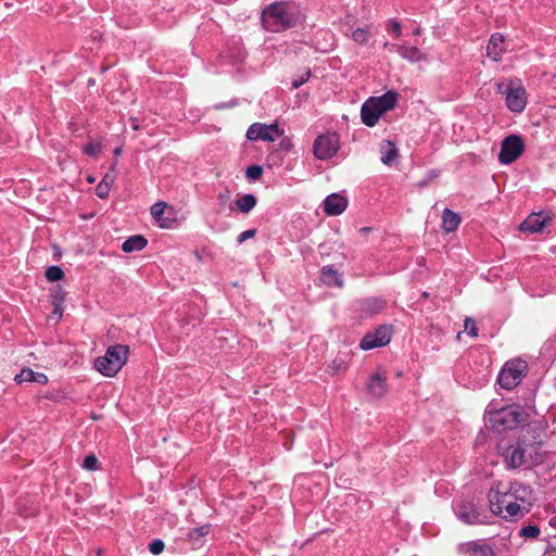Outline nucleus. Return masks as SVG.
Returning <instances> with one entry per match:
<instances>
[{
  "instance_id": "58836bf2",
  "label": "nucleus",
  "mask_w": 556,
  "mask_h": 556,
  "mask_svg": "<svg viewBox=\"0 0 556 556\" xmlns=\"http://www.w3.org/2000/svg\"><path fill=\"white\" fill-rule=\"evenodd\" d=\"M330 368L333 374H339L346 369V364L342 358H336L330 365Z\"/></svg>"
},
{
  "instance_id": "6e6552de",
  "label": "nucleus",
  "mask_w": 556,
  "mask_h": 556,
  "mask_svg": "<svg viewBox=\"0 0 556 556\" xmlns=\"http://www.w3.org/2000/svg\"><path fill=\"white\" fill-rule=\"evenodd\" d=\"M525 144L519 136L510 135L506 137L501 144L498 161L502 164L515 162L523 152Z\"/></svg>"
},
{
  "instance_id": "aec40b11",
  "label": "nucleus",
  "mask_w": 556,
  "mask_h": 556,
  "mask_svg": "<svg viewBox=\"0 0 556 556\" xmlns=\"http://www.w3.org/2000/svg\"><path fill=\"white\" fill-rule=\"evenodd\" d=\"M14 380L17 383L37 382L39 384H46L48 377L43 372H36L30 368H24L20 374L15 375Z\"/></svg>"
},
{
  "instance_id": "f03ea898",
  "label": "nucleus",
  "mask_w": 556,
  "mask_h": 556,
  "mask_svg": "<svg viewBox=\"0 0 556 556\" xmlns=\"http://www.w3.org/2000/svg\"><path fill=\"white\" fill-rule=\"evenodd\" d=\"M263 27L271 33H279L294 27L300 21V14L286 2H275L262 12Z\"/></svg>"
},
{
  "instance_id": "4468645a",
  "label": "nucleus",
  "mask_w": 556,
  "mask_h": 556,
  "mask_svg": "<svg viewBox=\"0 0 556 556\" xmlns=\"http://www.w3.org/2000/svg\"><path fill=\"white\" fill-rule=\"evenodd\" d=\"M549 220V216L543 213H532L520 224L519 229L522 232L539 233L543 231Z\"/></svg>"
},
{
  "instance_id": "ddd939ff",
  "label": "nucleus",
  "mask_w": 556,
  "mask_h": 556,
  "mask_svg": "<svg viewBox=\"0 0 556 556\" xmlns=\"http://www.w3.org/2000/svg\"><path fill=\"white\" fill-rule=\"evenodd\" d=\"M366 389L374 397H382L388 391L387 372L379 368L369 377L368 382L366 383Z\"/></svg>"
},
{
  "instance_id": "7c9ffc66",
  "label": "nucleus",
  "mask_w": 556,
  "mask_h": 556,
  "mask_svg": "<svg viewBox=\"0 0 556 556\" xmlns=\"http://www.w3.org/2000/svg\"><path fill=\"white\" fill-rule=\"evenodd\" d=\"M64 277V271L59 266H50L46 270V278L49 281H59Z\"/></svg>"
},
{
  "instance_id": "e433bc0d",
  "label": "nucleus",
  "mask_w": 556,
  "mask_h": 556,
  "mask_svg": "<svg viewBox=\"0 0 556 556\" xmlns=\"http://www.w3.org/2000/svg\"><path fill=\"white\" fill-rule=\"evenodd\" d=\"M64 300H65V292L60 287H56L52 293V304L54 306L62 305Z\"/></svg>"
},
{
  "instance_id": "dca6fc26",
  "label": "nucleus",
  "mask_w": 556,
  "mask_h": 556,
  "mask_svg": "<svg viewBox=\"0 0 556 556\" xmlns=\"http://www.w3.org/2000/svg\"><path fill=\"white\" fill-rule=\"evenodd\" d=\"M368 100L374 101L375 106H377L378 111L382 115L396 105L399 93L395 91H388L380 97H371Z\"/></svg>"
},
{
  "instance_id": "a211bd4d",
  "label": "nucleus",
  "mask_w": 556,
  "mask_h": 556,
  "mask_svg": "<svg viewBox=\"0 0 556 556\" xmlns=\"http://www.w3.org/2000/svg\"><path fill=\"white\" fill-rule=\"evenodd\" d=\"M504 51L505 48L503 35L498 33L493 34L486 47L488 56H490L493 61H500L502 59Z\"/></svg>"
},
{
  "instance_id": "de8ad7c7",
  "label": "nucleus",
  "mask_w": 556,
  "mask_h": 556,
  "mask_svg": "<svg viewBox=\"0 0 556 556\" xmlns=\"http://www.w3.org/2000/svg\"><path fill=\"white\" fill-rule=\"evenodd\" d=\"M549 526L556 529V514L549 518Z\"/></svg>"
},
{
  "instance_id": "5701e85b",
  "label": "nucleus",
  "mask_w": 556,
  "mask_h": 556,
  "mask_svg": "<svg viewBox=\"0 0 556 556\" xmlns=\"http://www.w3.org/2000/svg\"><path fill=\"white\" fill-rule=\"evenodd\" d=\"M211 532L210 525H203L198 528H193L188 532V540L192 543L193 547H200L203 545L204 538Z\"/></svg>"
},
{
  "instance_id": "09e8293b",
  "label": "nucleus",
  "mask_w": 556,
  "mask_h": 556,
  "mask_svg": "<svg viewBox=\"0 0 556 556\" xmlns=\"http://www.w3.org/2000/svg\"><path fill=\"white\" fill-rule=\"evenodd\" d=\"M392 45H393V43L386 42V43L383 45V47H384L386 49L390 50V51H395V48H392Z\"/></svg>"
},
{
  "instance_id": "423d86ee",
  "label": "nucleus",
  "mask_w": 556,
  "mask_h": 556,
  "mask_svg": "<svg viewBox=\"0 0 556 556\" xmlns=\"http://www.w3.org/2000/svg\"><path fill=\"white\" fill-rule=\"evenodd\" d=\"M528 365L525 361L513 359L507 362L498 375V383L502 388L510 390L519 384L527 371Z\"/></svg>"
},
{
  "instance_id": "3c124183",
  "label": "nucleus",
  "mask_w": 556,
  "mask_h": 556,
  "mask_svg": "<svg viewBox=\"0 0 556 556\" xmlns=\"http://www.w3.org/2000/svg\"><path fill=\"white\" fill-rule=\"evenodd\" d=\"M413 34H414L415 36H418V35L420 34V29H419V28H416V29L413 31Z\"/></svg>"
},
{
  "instance_id": "49530a36",
  "label": "nucleus",
  "mask_w": 556,
  "mask_h": 556,
  "mask_svg": "<svg viewBox=\"0 0 556 556\" xmlns=\"http://www.w3.org/2000/svg\"><path fill=\"white\" fill-rule=\"evenodd\" d=\"M62 313H63L62 305L54 306V309H53L54 315H58L59 317H61Z\"/></svg>"
},
{
  "instance_id": "8fccbe9b",
  "label": "nucleus",
  "mask_w": 556,
  "mask_h": 556,
  "mask_svg": "<svg viewBox=\"0 0 556 556\" xmlns=\"http://www.w3.org/2000/svg\"><path fill=\"white\" fill-rule=\"evenodd\" d=\"M121 152H122V148H116V149L114 150V154H115V155H119V154H121Z\"/></svg>"
},
{
  "instance_id": "f3484780",
  "label": "nucleus",
  "mask_w": 556,
  "mask_h": 556,
  "mask_svg": "<svg viewBox=\"0 0 556 556\" xmlns=\"http://www.w3.org/2000/svg\"><path fill=\"white\" fill-rule=\"evenodd\" d=\"M380 116L381 114L377 106H375L374 101H369L367 99L361 109L362 122L368 127H374L378 123Z\"/></svg>"
},
{
  "instance_id": "9d476101",
  "label": "nucleus",
  "mask_w": 556,
  "mask_h": 556,
  "mask_svg": "<svg viewBox=\"0 0 556 556\" xmlns=\"http://www.w3.org/2000/svg\"><path fill=\"white\" fill-rule=\"evenodd\" d=\"M392 328L390 326H380L374 332L364 336L359 343L362 350H371L387 345L391 340Z\"/></svg>"
},
{
  "instance_id": "0eeeda50",
  "label": "nucleus",
  "mask_w": 556,
  "mask_h": 556,
  "mask_svg": "<svg viewBox=\"0 0 556 556\" xmlns=\"http://www.w3.org/2000/svg\"><path fill=\"white\" fill-rule=\"evenodd\" d=\"M497 92L506 96V106L514 113H520L527 104L526 89L517 83L510 81L505 87L503 84L497 85Z\"/></svg>"
},
{
  "instance_id": "bb28decb",
  "label": "nucleus",
  "mask_w": 556,
  "mask_h": 556,
  "mask_svg": "<svg viewBox=\"0 0 556 556\" xmlns=\"http://www.w3.org/2000/svg\"><path fill=\"white\" fill-rule=\"evenodd\" d=\"M386 305L384 300L380 298H369L362 302L361 308L362 312L368 315L378 314L383 309Z\"/></svg>"
},
{
  "instance_id": "20e7f679",
  "label": "nucleus",
  "mask_w": 556,
  "mask_h": 556,
  "mask_svg": "<svg viewBox=\"0 0 556 556\" xmlns=\"http://www.w3.org/2000/svg\"><path fill=\"white\" fill-rule=\"evenodd\" d=\"M128 346L117 344L106 350L104 356L98 357L94 367L106 377H114L126 364Z\"/></svg>"
},
{
  "instance_id": "c03bdc74",
  "label": "nucleus",
  "mask_w": 556,
  "mask_h": 556,
  "mask_svg": "<svg viewBox=\"0 0 556 556\" xmlns=\"http://www.w3.org/2000/svg\"><path fill=\"white\" fill-rule=\"evenodd\" d=\"M101 181H106L108 182V187L111 188L113 181H114V177L110 174H105V176L102 178Z\"/></svg>"
},
{
  "instance_id": "4be33fe9",
  "label": "nucleus",
  "mask_w": 556,
  "mask_h": 556,
  "mask_svg": "<svg viewBox=\"0 0 556 556\" xmlns=\"http://www.w3.org/2000/svg\"><path fill=\"white\" fill-rule=\"evenodd\" d=\"M460 224V216L448 210L445 208L442 214V228L445 232H453L455 231Z\"/></svg>"
},
{
  "instance_id": "b1692460",
  "label": "nucleus",
  "mask_w": 556,
  "mask_h": 556,
  "mask_svg": "<svg viewBox=\"0 0 556 556\" xmlns=\"http://www.w3.org/2000/svg\"><path fill=\"white\" fill-rule=\"evenodd\" d=\"M147 243L148 241L143 236H131L124 241V243L122 244V250L126 253L141 251L142 249L146 248Z\"/></svg>"
},
{
  "instance_id": "c9c22d12",
  "label": "nucleus",
  "mask_w": 556,
  "mask_h": 556,
  "mask_svg": "<svg viewBox=\"0 0 556 556\" xmlns=\"http://www.w3.org/2000/svg\"><path fill=\"white\" fill-rule=\"evenodd\" d=\"M165 544L162 540L155 539L149 544V551L153 555H159L164 551Z\"/></svg>"
},
{
  "instance_id": "a878e982",
  "label": "nucleus",
  "mask_w": 556,
  "mask_h": 556,
  "mask_svg": "<svg viewBox=\"0 0 556 556\" xmlns=\"http://www.w3.org/2000/svg\"><path fill=\"white\" fill-rule=\"evenodd\" d=\"M321 277L324 282L329 287H339L343 286V280L338 273V270L333 269L330 266H325L321 269Z\"/></svg>"
},
{
  "instance_id": "473e14b6",
  "label": "nucleus",
  "mask_w": 556,
  "mask_h": 556,
  "mask_svg": "<svg viewBox=\"0 0 556 556\" xmlns=\"http://www.w3.org/2000/svg\"><path fill=\"white\" fill-rule=\"evenodd\" d=\"M263 168L260 165H251L247 168L245 175L251 180H257L262 177Z\"/></svg>"
},
{
  "instance_id": "9b49d317",
  "label": "nucleus",
  "mask_w": 556,
  "mask_h": 556,
  "mask_svg": "<svg viewBox=\"0 0 556 556\" xmlns=\"http://www.w3.org/2000/svg\"><path fill=\"white\" fill-rule=\"evenodd\" d=\"M339 149L336 135L318 136L313 146L314 155L318 160H328L332 157Z\"/></svg>"
},
{
  "instance_id": "f8f14e48",
  "label": "nucleus",
  "mask_w": 556,
  "mask_h": 556,
  "mask_svg": "<svg viewBox=\"0 0 556 556\" xmlns=\"http://www.w3.org/2000/svg\"><path fill=\"white\" fill-rule=\"evenodd\" d=\"M532 446L518 442L516 446H510L505 454L506 462L510 468H518L527 465L531 460L530 448Z\"/></svg>"
},
{
  "instance_id": "72a5a7b5",
  "label": "nucleus",
  "mask_w": 556,
  "mask_h": 556,
  "mask_svg": "<svg viewBox=\"0 0 556 556\" xmlns=\"http://www.w3.org/2000/svg\"><path fill=\"white\" fill-rule=\"evenodd\" d=\"M352 38L354 41L358 43H365L368 40V29L366 28H356L352 33Z\"/></svg>"
},
{
  "instance_id": "f257e3e1",
  "label": "nucleus",
  "mask_w": 556,
  "mask_h": 556,
  "mask_svg": "<svg viewBox=\"0 0 556 556\" xmlns=\"http://www.w3.org/2000/svg\"><path fill=\"white\" fill-rule=\"evenodd\" d=\"M488 500L492 515L514 520L527 515L535 498L530 486L515 481L507 489L501 482L493 484L489 490Z\"/></svg>"
},
{
  "instance_id": "393cba45",
  "label": "nucleus",
  "mask_w": 556,
  "mask_h": 556,
  "mask_svg": "<svg viewBox=\"0 0 556 556\" xmlns=\"http://www.w3.org/2000/svg\"><path fill=\"white\" fill-rule=\"evenodd\" d=\"M165 210L166 204L164 202H159L152 205L151 214L162 228H169L173 224V219L163 216Z\"/></svg>"
},
{
  "instance_id": "37998d69",
  "label": "nucleus",
  "mask_w": 556,
  "mask_h": 556,
  "mask_svg": "<svg viewBox=\"0 0 556 556\" xmlns=\"http://www.w3.org/2000/svg\"><path fill=\"white\" fill-rule=\"evenodd\" d=\"M465 329H468L469 330V334L471 337H477L478 336V328L476 326V323L472 318H466L465 319Z\"/></svg>"
},
{
  "instance_id": "79ce46f5",
  "label": "nucleus",
  "mask_w": 556,
  "mask_h": 556,
  "mask_svg": "<svg viewBox=\"0 0 556 556\" xmlns=\"http://www.w3.org/2000/svg\"><path fill=\"white\" fill-rule=\"evenodd\" d=\"M256 235V229H248L243 232H241L238 237H237V242L239 244L243 243L245 240L248 239H251V238H254Z\"/></svg>"
},
{
  "instance_id": "4c0bfd02",
  "label": "nucleus",
  "mask_w": 556,
  "mask_h": 556,
  "mask_svg": "<svg viewBox=\"0 0 556 556\" xmlns=\"http://www.w3.org/2000/svg\"><path fill=\"white\" fill-rule=\"evenodd\" d=\"M309 76H311V71L309 70H304L301 73V75L296 79H294L292 81V88L296 89L300 86H302L304 83H306L308 80Z\"/></svg>"
},
{
  "instance_id": "39448f33",
  "label": "nucleus",
  "mask_w": 556,
  "mask_h": 556,
  "mask_svg": "<svg viewBox=\"0 0 556 556\" xmlns=\"http://www.w3.org/2000/svg\"><path fill=\"white\" fill-rule=\"evenodd\" d=\"M454 511L457 518L466 525H486L491 522L494 516L489 514L481 505L475 500L462 498L456 502Z\"/></svg>"
},
{
  "instance_id": "c85d7f7f",
  "label": "nucleus",
  "mask_w": 556,
  "mask_h": 556,
  "mask_svg": "<svg viewBox=\"0 0 556 556\" xmlns=\"http://www.w3.org/2000/svg\"><path fill=\"white\" fill-rule=\"evenodd\" d=\"M256 202V197L254 194L249 193L237 199L236 206L241 213L248 214L255 207Z\"/></svg>"
},
{
  "instance_id": "6ab92c4d",
  "label": "nucleus",
  "mask_w": 556,
  "mask_h": 556,
  "mask_svg": "<svg viewBox=\"0 0 556 556\" xmlns=\"http://www.w3.org/2000/svg\"><path fill=\"white\" fill-rule=\"evenodd\" d=\"M392 48H395V52H397L403 59L413 63L427 59L426 54L416 47L407 45H392Z\"/></svg>"
},
{
  "instance_id": "1a4fd4ad",
  "label": "nucleus",
  "mask_w": 556,
  "mask_h": 556,
  "mask_svg": "<svg viewBox=\"0 0 556 556\" xmlns=\"http://www.w3.org/2000/svg\"><path fill=\"white\" fill-rule=\"evenodd\" d=\"M281 135L282 131L279 130L276 123L270 125L254 123L249 127L247 131V138L251 141L263 140L273 142Z\"/></svg>"
},
{
  "instance_id": "2f4dec72",
  "label": "nucleus",
  "mask_w": 556,
  "mask_h": 556,
  "mask_svg": "<svg viewBox=\"0 0 556 556\" xmlns=\"http://www.w3.org/2000/svg\"><path fill=\"white\" fill-rule=\"evenodd\" d=\"M101 152V144L99 142L90 141L84 148V153L97 157Z\"/></svg>"
},
{
  "instance_id": "cd10ccee",
  "label": "nucleus",
  "mask_w": 556,
  "mask_h": 556,
  "mask_svg": "<svg viewBox=\"0 0 556 556\" xmlns=\"http://www.w3.org/2000/svg\"><path fill=\"white\" fill-rule=\"evenodd\" d=\"M381 162L386 165H391L397 156L396 147L389 140H386L380 146Z\"/></svg>"
},
{
  "instance_id": "a19ab883",
  "label": "nucleus",
  "mask_w": 556,
  "mask_h": 556,
  "mask_svg": "<svg viewBox=\"0 0 556 556\" xmlns=\"http://www.w3.org/2000/svg\"><path fill=\"white\" fill-rule=\"evenodd\" d=\"M388 31H391L394 37L399 38L402 34L401 24L395 20L389 21Z\"/></svg>"
},
{
  "instance_id": "f704fd0d",
  "label": "nucleus",
  "mask_w": 556,
  "mask_h": 556,
  "mask_svg": "<svg viewBox=\"0 0 556 556\" xmlns=\"http://www.w3.org/2000/svg\"><path fill=\"white\" fill-rule=\"evenodd\" d=\"M83 467L90 471L98 469V458L93 454L87 455L84 459Z\"/></svg>"
},
{
  "instance_id": "7ed1b4c3",
  "label": "nucleus",
  "mask_w": 556,
  "mask_h": 556,
  "mask_svg": "<svg viewBox=\"0 0 556 556\" xmlns=\"http://www.w3.org/2000/svg\"><path fill=\"white\" fill-rule=\"evenodd\" d=\"M528 414L517 405L502 407L500 409H489L485 414L486 425L495 432L513 430L520 425L528 422Z\"/></svg>"
},
{
  "instance_id": "412c9836",
  "label": "nucleus",
  "mask_w": 556,
  "mask_h": 556,
  "mask_svg": "<svg viewBox=\"0 0 556 556\" xmlns=\"http://www.w3.org/2000/svg\"><path fill=\"white\" fill-rule=\"evenodd\" d=\"M465 553L468 556H494V551L491 545L480 542L467 543Z\"/></svg>"
},
{
  "instance_id": "a18cd8bd",
  "label": "nucleus",
  "mask_w": 556,
  "mask_h": 556,
  "mask_svg": "<svg viewBox=\"0 0 556 556\" xmlns=\"http://www.w3.org/2000/svg\"><path fill=\"white\" fill-rule=\"evenodd\" d=\"M130 121H131V124H132V129L138 130L140 128L138 117L131 116Z\"/></svg>"
},
{
  "instance_id": "603ef678",
  "label": "nucleus",
  "mask_w": 556,
  "mask_h": 556,
  "mask_svg": "<svg viewBox=\"0 0 556 556\" xmlns=\"http://www.w3.org/2000/svg\"><path fill=\"white\" fill-rule=\"evenodd\" d=\"M102 551L98 549L97 556H101Z\"/></svg>"
},
{
  "instance_id": "c756f323",
  "label": "nucleus",
  "mask_w": 556,
  "mask_h": 556,
  "mask_svg": "<svg viewBox=\"0 0 556 556\" xmlns=\"http://www.w3.org/2000/svg\"><path fill=\"white\" fill-rule=\"evenodd\" d=\"M541 531L536 525H528L519 530V536L525 539H536Z\"/></svg>"
},
{
  "instance_id": "2eb2a0df",
  "label": "nucleus",
  "mask_w": 556,
  "mask_h": 556,
  "mask_svg": "<svg viewBox=\"0 0 556 556\" xmlns=\"http://www.w3.org/2000/svg\"><path fill=\"white\" fill-rule=\"evenodd\" d=\"M346 206V198L339 193H331L324 200V212L329 216H337L342 214Z\"/></svg>"
},
{
  "instance_id": "ea45409f",
  "label": "nucleus",
  "mask_w": 556,
  "mask_h": 556,
  "mask_svg": "<svg viewBox=\"0 0 556 556\" xmlns=\"http://www.w3.org/2000/svg\"><path fill=\"white\" fill-rule=\"evenodd\" d=\"M110 187H108V182L106 181H101L97 187H96V193L99 198L101 199H104L108 197L109 192H110Z\"/></svg>"
}]
</instances>
